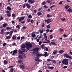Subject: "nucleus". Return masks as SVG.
<instances>
[{"label": "nucleus", "instance_id": "f257e3e1", "mask_svg": "<svg viewBox=\"0 0 72 72\" xmlns=\"http://www.w3.org/2000/svg\"><path fill=\"white\" fill-rule=\"evenodd\" d=\"M39 48L37 47L33 48L32 50V51H33V54L35 53V54L36 55L37 57L38 58H40L41 55V54L39 53Z\"/></svg>", "mask_w": 72, "mask_h": 72}, {"label": "nucleus", "instance_id": "f03ea898", "mask_svg": "<svg viewBox=\"0 0 72 72\" xmlns=\"http://www.w3.org/2000/svg\"><path fill=\"white\" fill-rule=\"evenodd\" d=\"M26 48L28 50H30V48H31L32 47V44L30 42L26 43Z\"/></svg>", "mask_w": 72, "mask_h": 72}, {"label": "nucleus", "instance_id": "7ed1b4c3", "mask_svg": "<svg viewBox=\"0 0 72 72\" xmlns=\"http://www.w3.org/2000/svg\"><path fill=\"white\" fill-rule=\"evenodd\" d=\"M68 59H65L62 61V63L64 64H65V65H68Z\"/></svg>", "mask_w": 72, "mask_h": 72}, {"label": "nucleus", "instance_id": "20e7f679", "mask_svg": "<svg viewBox=\"0 0 72 72\" xmlns=\"http://www.w3.org/2000/svg\"><path fill=\"white\" fill-rule=\"evenodd\" d=\"M26 17L25 16H22L21 17H18L17 18V19H19V22H21V21L24 20V18Z\"/></svg>", "mask_w": 72, "mask_h": 72}, {"label": "nucleus", "instance_id": "39448f33", "mask_svg": "<svg viewBox=\"0 0 72 72\" xmlns=\"http://www.w3.org/2000/svg\"><path fill=\"white\" fill-rule=\"evenodd\" d=\"M19 67L21 69V68H22V69H24V65L23 63L21 64Z\"/></svg>", "mask_w": 72, "mask_h": 72}, {"label": "nucleus", "instance_id": "423d86ee", "mask_svg": "<svg viewBox=\"0 0 72 72\" xmlns=\"http://www.w3.org/2000/svg\"><path fill=\"white\" fill-rule=\"evenodd\" d=\"M64 57L66 58H70V56H69L67 53H65L64 54Z\"/></svg>", "mask_w": 72, "mask_h": 72}, {"label": "nucleus", "instance_id": "0eeeda50", "mask_svg": "<svg viewBox=\"0 0 72 72\" xmlns=\"http://www.w3.org/2000/svg\"><path fill=\"white\" fill-rule=\"evenodd\" d=\"M6 13H7V15L8 17H9L12 15L10 14V12L9 11H6Z\"/></svg>", "mask_w": 72, "mask_h": 72}, {"label": "nucleus", "instance_id": "6e6552de", "mask_svg": "<svg viewBox=\"0 0 72 72\" xmlns=\"http://www.w3.org/2000/svg\"><path fill=\"white\" fill-rule=\"evenodd\" d=\"M17 53V50H14L13 51V53L12 55H14L15 54H16Z\"/></svg>", "mask_w": 72, "mask_h": 72}, {"label": "nucleus", "instance_id": "1a4fd4ad", "mask_svg": "<svg viewBox=\"0 0 72 72\" xmlns=\"http://www.w3.org/2000/svg\"><path fill=\"white\" fill-rule=\"evenodd\" d=\"M28 0V3H30L31 4H32L33 3H34V2H35V0Z\"/></svg>", "mask_w": 72, "mask_h": 72}, {"label": "nucleus", "instance_id": "9d476101", "mask_svg": "<svg viewBox=\"0 0 72 72\" xmlns=\"http://www.w3.org/2000/svg\"><path fill=\"white\" fill-rule=\"evenodd\" d=\"M25 5L26 6L27 8H28V9L30 8V5L29 4L26 3L25 4Z\"/></svg>", "mask_w": 72, "mask_h": 72}, {"label": "nucleus", "instance_id": "9b49d317", "mask_svg": "<svg viewBox=\"0 0 72 72\" xmlns=\"http://www.w3.org/2000/svg\"><path fill=\"white\" fill-rule=\"evenodd\" d=\"M45 21L46 22H47V23H50L51 21L50 20V19H48V20H46V19L45 20Z\"/></svg>", "mask_w": 72, "mask_h": 72}, {"label": "nucleus", "instance_id": "f8f14e48", "mask_svg": "<svg viewBox=\"0 0 72 72\" xmlns=\"http://www.w3.org/2000/svg\"><path fill=\"white\" fill-rule=\"evenodd\" d=\"M12 38V35L11 36H10V35L9 36H8L6 37V39H11Z\"/></svg>", "mask_w": 72, "mask_h": 72}, {"label": "nucleus", "instance_id": "ddd939ff", "mask_svg": "<svg viewBox=\"0 0 72 72\" xmlns=\"http://www.w3.org/2000/svg\"><path fill=\"white\" fill-rule=\"evenodd\" d=\"M18 58L19 59H23V57H22V55H20L18 56Z\"/></svg>", "mask_w": 72, "mask_h": 72}, {"label": "nucleus", "instance_id": "4468645a", "mask_svg": "<svg viewBox=\"0 0 72 72\" xmlns=\"http://www.w3.org/2000/svg\"><path fill=\"white\" fill-rule=\"evenodd\" d=\"M17 39V36L16 35H14L12 36V40H15Z\"/></svg>", "mask_w": 72, "mask_h": 72}, {"label": "nucleus", "instance_id": "2eb2a0df", "mask_svg": "<svg viewBox=\"0 0 72 72\" xmlns=\"http://www.w3.org/2000/svg\"><path fill=\"white\" fill-rule=\"evenodd\" d=\"M13 31H10L9 32V35L10 36H11L12 35H13Z\"/></svg>", "mask_w": 72, "mask_h": 72}, {"label": "nucleus", "instance_id": "dca6fc26", "mask_svg": "<svg viewBox=\"0 0 72 72\" xmlns=\"http://www.w3.org/2000/svg\"><path fill=\"white\" fill-rule=\"evenodd\" d=\"M37 14L38 16H40V15H42V14L41 13V12H38L37 13Z\"/></svg>", "mask_w": 72, "mask_h": 72}, {"label": "nucleus", "instance_id": "f3484780", "mask_svg": "<svg viewBox=\"0 0 72 72\" xmlns=\"http://www.w3.org/2000/svg\"><path fill=\"white\" fill-rule=\"evenodd\" d=\"M39 32L40 33H42V32H44V30H43V29H42L41 30V29H39Z\"/></svg>", "mask_w": 72, "mask_h": 72}, {"label": "nucleus", "instance_id": "a211bd4d", "mask_svg": "<svg viewBox=\"0 0 72 72\" xmlns=\"http://www.w3.org/2000/svg\"><path fill=\"white\" fill-rule=\"evenodd\" d=\"M58 53L60 54H62V53H64V51H63V50H60L58 51Z\"/></svg>", "mask_w": 72, "mask_h": 72}, {"label": "nucleus", "instance_id": "6ab92c4d", "mask_svg": "<svg viewBox=\"0 0 72 72\" xmlns=\"http://www.w3.org/2000/svg\"><path fill=\"white\" fill-rule=\"evenodd\" d=\"M7 9L8 10H9V11H10L12 10V9H11V8H10L9 6H8L7 7Z\"/></svg>", "mask_w": 72, "mask_h": 72}, {"label": "nucleus", "instance_id": "aec40b11", "mask_svg": "<svg viewBox=\"0 0 72 72\" xmlns=\"http://www.w3.org/2000/svg\"><path fill=\"white\" fill-rule=\"evenodd\" d=\"M6 29L7 30H9L11 29V28L10 26H8L6 28Z\"/></svg>", "mask_w": 72, "mask_h": 72}, {"label": "nucleus", "instance_id": "412c9836", "mask_svg": "<svg viewBox=\"0 0 72 72\" xmlns=\"http://www.w3.org/2000/svg\"><path fill=\"white\" fill-rule=\"evenodd\" d=\"M72 9L69 8L68 10H67V11L69 12V13H71V12H72Z\"/></svg>", "mask_w": 72, "mask_h": 72}, {"label": "nucleus", "instance_id": "4be33fe9", "mask_svg": "<svg viewBox=\"0 0 72 72\" xmlns=\"http://www.w3.org/2000/svg\"><path fill=\"white\" fill-rule=\"evenodd\" d=\"M7 25V24H6V23H4L3 25V26H2V27H6V26Z\"/></svg>", "mask_w": 72, "mask_h": 72}, {"label": "nucleus", "instance_id": "5701e85b", "mask_svg": "<svg viewBox=\"0 0 72 72\" xmlns=\"http://www.w3.org/2000/svg\"><path fill=\"white\" fill-rule=\"evenodd\" d=\"M55 52H53V54L54 55V54H57V52H58V50L56 51L55 50H54Z\"/></svg>", "mask_w": 72, "mask_h": 72}, {"label": "nucleus", "instance_id": "b1692460", "mask_svg": "<svg viewBox=\"0 0 72 72\" xmlns=\"http://www.w3.org/2000/svg\"><path fill=\"white\" fill-rule=\"evenodd\" d=\"M44 56L45 57H47L48 56V54H47V52H44Z\"/></svg>", "mask_w": 72, "mask_h": 72}, {"label": "nucleus", "instance_id": "393cba45", "mask_svg": "<svg viewBox=\"0 0 72 72\" xmlns=\"http://www.w3.org/2000/svg\"><path fill=\"white\" fill-rule=\"evenodd\" d=\"M39 58H38V57H35V61H38V60H39Z\"/></svg>", "mask_w": 72, "mask_h": 72}, {"label": "nucleus", "instance_id": "a878e982", "mask_svg": "<svg viewBox=\"0 0 72 72\" xmlns=\"http://www.w3.org/2000/svg\"><path fill=\"white\" fill-rule=\"evenodd\" d=\"M8 63V61H6V60H4V64H6Z\"/></svg>", "mask_w": 72, "mask_h": 72}, {"label": "nucleus", "instance_id": "bb28decb", "mask_svg": "<svg viewBox=\"0 0 72 72\" xmlns=\"http://www.w3.org/2000/svg\"><path fill=\"white\" fill-rule=\"evenodd\" d=\"M23 48H25V45L24 44L23 45H22V46H21V49H23Z\"/></svg>", "mask_w": 72, "mask_h": 72}, {"label": "nucleus", "instance_id": "cd10ccee", "mask_svg": "<svg viewBox=\"0 0 72 72\" xmlns=\"http://www.w3.org/2000/svg\"><path fill=\"white\" fill-rule=\"evenodd\" d=\"M32 37H36V35L35 33H33L32 34Z\"/></svg>", "mask_w": 72, "mask_h": 72}, {"label": "nucleus", "instance_id": "c85d7f7f", "mask_svg": "<svg viewBox=\"0 0 72 72\" xmlns=\"http://www.w3.org/2000/svg\"><path fill=\"white\" fill-rule=\"evenodd\" d=\"M28 17L29 18L31 19V18H32V17L30 14L28 15Z\"/></svg>", "mask_w": 72, "mask_h": 72}, {"label": "nucleus", "instance_id": "c756f323", "mask_svg": "<svg viewBox=\"0 0 72 72\" xmlns=\"http://www.w3.org/2000/svg\"><path fill=\"white\" fill-rule=\"evenodd\" d=\"M51 44H53V45H56V44L53 42H51Z\"/></svg>", "mask_w": 72, "mask_h": 72}, {"label": "nucleus", "instance_id": "7c9ffc66", "mask_svg": "<svg viewBox=\"0 0 72 72\" xmlns=\"http://www.w3.org/2000/svg\"><path fill=\"white\" fill-rule=\"evenodd\" d=\"M14 70V69H13V68H11L10 69V72H13Z\"/></svg>", "mask_w": 72, "mask_h": 72}, {"label": "nucleus", "instance_id": "2f4dec72", "mask_svg": "<svg viewBox=\"0 0 72 72\" xmlns=\"http://www.w3.org/2000/svg\"><path fill=\"white\" fill-rule=\"evenodd\" d=\"M63 31H64V30L62 28H60V32H62Z\"/></svg>", "mask_w": 72, "mask_h": 72}, {"label": "nucleus", "instance_id": "473e14b6", "mask_svg": "<svg viewBox=\"0 0 72 72\" xmlns=\"http://www.w3.org/2000/svg\"><path fill=\"white\" fill-rule=\"evenodd\" d=\"M48 68H49L50 69H53L54 68V67H53L48 66Z\"/></svg>", "mask_w": 72, "mask_h": 72}, {"label": "nucleus", "instance_id": "72a5a7b5", "mask_svg": "<svg viewBox=\"0 0 72 72\" xmlns=\"http://www.w3.org/2000/svg\"><path fill=\"white\" fill-rule=\"evenodd\" d=\"M18 63H19V64L21 63L22 62V60H19L18 61Z\"/></svg>", "mask_w": 72, "mask_h": 72}, {"label": "nucleus", "instance_id": "f704fd0d", "mask_svg": "<svg viewBox=\"0 0 72 72\" xmlns=\"http://www.w3.org/2000/svg\"><path fill=\"white\" fill-rule=\"evenodd\" d=\"M19 26H20V25H18L16 26V27L17 28H18L19 29H20V27H19Z\"/></svg>", "mask_w": 72, "mask_h": 72}, {"label": "nucleus", "instance_id": "c9c22d12", "mask_svg": "<svg viewBox=\"0 0 72 72\" xmlns=\"http://www.w3.org/2000/svg\"><path fill=\"white\" fill-rule=\"evenodd\" d=\"M65 8L66 9H68V8H69V6H68V5H67V6H65Z\"/></svg>", "mask_w": 72, "mask_h": 72}, {"label": "nucleus", "instance_id": "e433bc0d", "mask_svg": "<svg viewBox=\"0 0 72 72\" xmlns=\"http://www.w3.org/2000/svg\"><path fill=\"white\" fill-rule=\"evenodd\" d=\"M19 52L21 54H23V53L22 51H21V50L19 51Z\"/></svg>", "mask_w": 72, "mask_h": 72}, {"label": "nucleus", "instance_id": "4c0bfd02", "mask_svg": "<svg viewBox=\"0 0 72 72\" xmlns=\"http://www.w3.org/2000/svg\"><path fill=\"white\" fill-rule=\"evenodd\" d=\"M44 44H43L41 45V48L42 49H44Z\"/></svg>", "mask_w": 72, "mask_h": 72}, {"label": "nucleus", "instance_id": "58836bf2", "mask_svg": "<svg viewBox=\"0 0 72 72\" xmlns=\"http://www.w3.org/2000/svg\"><path fill=\"white\" fill-rule=\"evenodd\" d=\"M61 21H66V19L65 18H62L61 19Z\"/></svg>", "mask_w": 72, "mask_h": 72}, {"label": "nucleus", "instance_id": "ea45409f", "mask_svg": "<svg viewBox=\"0 0 72 72\" xmlns=\"http://www.w3.org/2000/svg\"><path fill=\"white\" fill-rule=\"evenodd\" d=\"M46 4V2L45 1H43L42 2V5H45Z\"/></svg>", "mask_w": 72, "mask_h": 72}, {"label": "nucleus", "instance_id": "a19ab883", "mask_svg": "<svg viewBox=\"0 0 72 72\" xmlns=\"http://www.w3.org/2000/svg\"><path fill=\"white\" fill-rule=\"evenodd\" d=\"M44 38H46L45 40V41H46V40H47V39H48V37H47V36H44Z\"/></svg>", "mask_w": 72, "mask_h": 72}, {"label": "nucleus", "instance_id": "79ce46f5", "mask_svg": "<svg viewBox=\"0 0 72 72\" xmlns=\"http://www.w3.org/2000/svg\"><path fill=\"white\" fill-rule=\"evenodd\" d=\"M42 7H41L40 8H39L38 9V11L39 12V11H40L41 10V9H42Z\"/></svg>", "mask_w": 72, "mask_h": 72}, {"label": "nucleus", "instance_id": "37998d69", "mask_svg": "<svg viewBox=\"0 0 72 72\" xmlns=\"http://www.w3.org/2000/svg\"><path fill=\"white\" fill-rule=\"evenodd\" d=\"M24 39V37L23 36L21 37V40H23V39Z\"/></svg>", "mask_w": 72, "mask_h": 72}, {"label": "nucleus", "instance_id": "c03bdc74", "mask_svg": "<svg viewBox=\"0 0 72 72\" xmlns=\"http://www.w3.org/2000/svg\"><path fill=\"white\" fill-rule=\"evenodd\" d=\"M67 68H68V66H65L63 67V68H64V69Z\"/></svg>", "mask_w": 72, "mask_h": 72}, {"label": "nucleus", "instance_id": "a18cd8bd", "mask_svg": "<svg viewBox=\"0 0 72 72\" xmlns=\"http://www.w3.org/2000/svg\"><path fill=\"white\" fill-rule=\"evenodd\" d=\"M55 6H55V5H53L52 6H50V8L51 9V8H53V7H55Z\"/></svg>", "mask_w": 72, "mask_h": 72}, {"label": "nucleus", "instance_id": "49530a36", "mask_svg": "<svg viewBox=\"0 0 72 72\" xmlns=\"http://www.w3.org/2000/svg\"><path fill=\"white\" fill-rule=\"evenodd\" d=\"M17 40H20L21 39V37L19 36L17 38Z\"/></svg>", "mask_w": 72, "mask_h": 72}, {"label": "nucleus", "instance_id": "de8ad7c7", "mask_svg": "<svg viewBox=\"0 0 72 72\" xmlns=\"http://www.w3.org/2000/svg\"><path fill=\"white\" fill-rule=\"evenodd\" d=\"M30 22H31V23H33L34 22V21H33V20H32V19H31L30 20Z\"/></svg>", "mask_w": 72, "mask_h": 72}, {"label": "nucleus", "instance_id": "09e8293b", "mask_svg": "<svg viewBox=\"0 0 72 72\" xmlns=\"http://www.w3.org/2000/svg\"><path fill=\"white\" fill-rule=\"evenodd\" d=\"M14 67V66H9L8 67L9 68H13Z\"/></svg>", "mask_w": 72, "mask_h": 72}, {"label": "nucleus", "instance_id": "8fccbe9b", "mask_svg": "<svg viewBox=\"0 0 72 72\" xmlns=\"http://www.w3.org/2000/svg\"><path fill=\"white\" fill-rule=\"evenodd\" d=\"M9 32H6L5 33V34L6 35H8V34H9Z\"/></svg>", "mask_w": 72, "mask_h": 72}, {"label": "nucleus", "instance_id": "3c124183", "mask_svg": "<svg viewBox=\"0 0 72 72\" xmlns=\"http://www.w3.org/2000/svg\"><path fill=\"white\" fill-rule=\"evenodd\" d=\"M14 32H17V30H14V29H13V31Z\"/></svg>", "mask_w": 72, "mask_h": 72}, {"label": "nucleus", "instance_id": "603ef678", "mask_svg": "<svg viewBox=\"0 0 72 72\" xmlns=\"http://www.w3.org/2000/svg\"><path fill=\"white\" fill-rule=\"evenodd\" d=\"M44 7V8H48V6H46V5H44V6H43Z\"/></svg>", "mask_w": 72, "mask_h": 72}, {"label": "nucleus", "instance_id": "864d4df0", "mask_svg": "<svg viewBox=\"0 0 72 72\" xmlns=\"http://www.w3.org/2000/svg\"><path fill=\"white\" fill-rule=\"evenodd\" d=\"M63 3V1H61L59 3V4L60 5H62V3Z\"/></svg>", "mask_w": 72, "mask_h": 72}, {"label": "nucleus", "instance_id": "5fc2aeb1", "mask_svg": "<svg viewBox=\"0 0 72 72\" xmlns=\"http://www.w3.org/2000/svg\"><path fill=\"white\" fill-rule=\"evenodd\" d=\"M12 17H14H14H15V14H12Z\"/></svg>", "mask_w": 72, "mask_h": 72}, {"label": "nucleus", "instance_id": "6e6d98bb", "mask_svg": "<svg viewBox=\"0 0 72 72\" xmlns=\"http://www.w3.org/2000/svg\"><path fill=\"white\" fill-rule=\"evenodd\" d=\"M6 45V43H4L3 45V46H5V45Z\"/></svg>", "mask_w": 72, "mask_h": 72}, {"label": "nucleus", "instance_id": "4d7b16f0", "mask_svg": "<svg viewBox=\"0 0 72 72\" xmlns=\"http://www.w3.org/2000/svg\"><path fill=\"white\" fill-rule=\"evenodd\" d=\"M50 28V25H48L47 26V28Z\"/></svg>", "mask_w": 72, "mask_h": 72}, {"label": "nucleus", "instance_id": "13d9d810", "mask_svg": "<svg viewBox=\"0 0 72 72\" xmlns=\"http://www.w3.org/2000/svg\"><path fill=\"white\" fill-rule=\"evenodd\" d=\"M21 50H22V52H23L25 51V50L23 49V48L21 49Z\"/></svg>", "mask_w": 72, "mask_h": 72}, {"label": "nucleus", "instance_id": "bf43d9fd", "mask_svg": "<svg viewBox=\"0 0 72 72\" xmlns=\"http://www.w3.org/2000/svg\"><path fill=\"white\" fill-rule=\"evenodd\" d=\"M46 51H48V48L46 47H45Z\"/></svg>", "mask_w": 72, "mask_h": 72}, {"label": "nucleus", "instance_id": "052dcab7", "mask_svg": "<svg viewBox=\"0 0 72 72\" xmlns=\"http://www.w3.org/2000/svg\"><path fill=\"white\" fill-rule=\"evenodd\" d=\"M50 39H52L53 37V36H52V35H50Z\"/></svg>", "mask_w": 72, "mask_h": 72}, {"label": "nucleus", "instance_id": "680f3d73", "mask_svg": "<svg viewBox=\"0 0 72 72\" xmlns=\"http://www.w3.org/2000/svg\"><path fill=\"white\" fill-rule=\"evenodd\" d=\"M27 21L28 22H30V19H27Z\"/></svg>", "mask_w": 72, "mask_h": 72}, {"label": "nucleus", "instance_id": "e2e57ef3", "mask_svg": "<svg viewBox=\"0 0 72 72\" xmlns=\"http://www.w3.org/2000/svg\"><path fill=\"white\" fill-rule=\"evenodd\" d=\"M39 40H40V39H37V42H39Z\"/></svg>", "mask_w": 72, "mask_h": 72}, {"label": "nucleus", "instance_id": "0e129e2a", "mask_svg": "<svg viewBox=\"0 0 72 72\" xmlns=\"http://www.w3.org/2000/svg\"><path fill=\"white\" fill-rule=\"evenodd\" d=\"M41 44H42V42L41 41H39V45H41Z\"/></svg>", "mask_w": 72, "mask_h": 72}, {"label": "nucleus", "instance_id": "69168bd1", "mask_svg": "<svg viewBox=\"0 0 72 72\" xmlns=\"http://www.w3.org/2000/svg\"><path fill=\"white\" fill-rule=\"evenodd\" d=\"M25 7H26V4H24L23 7V8H25Z\"/></svg>", "mask_w": 72, "mask_h": 72}, {"label": "nucleus", "instance_id": "338daca9", "mask_svg": "<svg viewBox=\"0 0 72 72\" xmlns=\"http://www.w3.org/2000/svg\"><path fill=\"white\" fill-rule=\"evenodd\" d=\"M47 3H50V1H49V0H47L46 1Z\"/></svg>", "mask_w": 72, "mask_h": 72}, {"label": "nucleus", "instance_id": "774afa93", "mask_svg": "<svg viewBox=\"0 0 72 72\" xmlns=\"http://www.w3.org/2000/svg\"><path fill=\"white\" fill-rule=\"evenodd\" d=\"M47 61L48 62H50V59L48 58L47 59Z\"/></svg>", "mask_w": 72, "mask_h": 72}]
</instances>
